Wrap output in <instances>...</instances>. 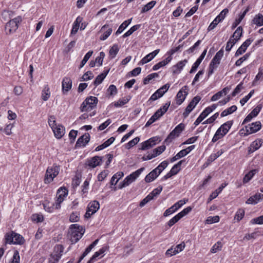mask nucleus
Returning <instances> with one entry per match:
<instances>
[{
    "instance_id": "obj_1",
    "label": "nucleus",
    "mask_w": 263,
    "mask_h": 263,
    "mask_svg": "<svg viewBox=\"0 0 263 263\" xmlns=\"http://www.w3.org/2000/svg\"><path fill=\"white\" fill-rule=\"evenodd\" d=\"M98 101V98L96 97L90 96L86 98L80 106L81 111H88L93 109L97 106Z\"/></svg>"
},
{
    "instance_id": "obj_2",
    "label": "nucleus",
    "mask_w": 263,
    "mask_h": 263,
    "mask_svg": "<svg viewBox=\"0 0 263 263\" xmlns=\"http://www.w3.org/2000/svg\"><path fill=\"white\" fill-rule=\"evenodd\" d=\"M144 170V167H141L126 177L124 180L122 182L120 183L119 185V189H121L128 186L139 176Z\"/></svg>"
},
{
    "instance_id": "obj_3",
    "label": "nucleus",
    "mask_w": 263,
    "mask_h": 263,
    "mask_svg": "<svg viewBox=\"0 0 263 263\" xmlns=\"http://www.w3.org/2000/svg\"><path fill=\"white\" fill-rule=\"evenodd\" d=\"M71 241L72 243H76L82 237L84 231L82 227L77 224H73L70 226Z\"/></svg>"
},
{
    "instance_id": "obj_4",
    "label": "nucleus",
    "mask_w": 263,
    "mask_h": 263,
    "mask_svg": "<svg viewBox=\"0 0 263 263\" xmlns=\"http://www.w3.org/2000/svg\"><path fill=\"white\" fill-rule=\"evenodd\" d=\"M60 170V166L56 164L48 167L46 170L44 178L45 183L48 184L52 181L53 179L59 174Z\"/></svg>"
},
{
    "instance_id": "obj_5",
    "label": "nucleus",
    "mask_w": 263,
    "mask_h": 263,
    "mask_svg": "<svg viewBox=\"0 0 263 263\" xmlns=\"http://www.w3.org/2000/svg\"><path fill=\"white\" fill-rule=\"evenodd\" d=\"M68 192V190L65 187H61L58 189L55 201V208L60 209L61 208V203L64 201V198L67 196Z\"/></svg>"
},
{
    "instance_id": "obj_6",
    "label": "nucleus",
    "mask_w": 263,
    "mask_h": 263,
    "mask_svg": "<svg viewBox=\"0 0 263 263\" xmlns=\"http://www.w3.org/2000/svg\"><path fill=\"white\" fill-rule=\"evenodd\" d=\"M21 17L18 16L8 22L5 26V31L6 33H11L15 32L18 28V24L21 22Z\"/></svg>"
},
{
    "instance_id": "obj_7",
    "label": "nucleus",
    "mask_w": 263,
    "mask_h": 263,
    "mask_svg": "<svg viewBox=\"0 0 263 263\" xmlns=\"http://www.w3.org/2000/svg\"><path fill=\"white\" fill-rule=\"evenodd\" d=\"M185 125L180 123L170 133L165 140V142H171L176 137L179 136L180 134L184 129Z\"/></svg>"
},
{
    "instance_id": "obj_8",
    "label": "nucleus",
    "mask_w": 263,
    "mask_h": 263,
    "mask_svg": "<svg viewBox=\"0 0 263 263\" xmlns=\"http://www.w3.org/2000/svg\"><path fill=\"white\" fill-rule=\"evenodd\" d=\"M100 208L99 202L97 201H93L90 202L88 206L87 211L85 214V217L88 218L95 214Z\"/></svg>"
},
{
    "instance_id": "obj_9",
    "label": "nucleus",
    "mask_w": 263,
    "mask_h": 263,
    "mask_svg": "<svg viewBox=\"0 0 263 263\" xmlns=\"http://www.w3.org/2000/svg\"><path fill=\"white\" fill-rule=\"evenodd\" d=\"M188 201L187 199L180 200L175 203L171 207L167 209L164 213L163 216L167 217L172 213L176 212L178 209L180 208L183 205H184Z\"/></svg>"
},
{
    "instance_id": "obj_10",
    "label": "nucleus",
    "mask_w": 263,
    "mask_h": 263,
    "mask_svg": "<svg viewBox=\"0 0 263 263\" xmlns=\"http://www.w3.org/2000/svg\"><path fill=\"white\" fill-rule=\"evenodd\" d=\"M200 100L201 98L199 96H196L193 98L183 113V115L184 118H186L189 116L190 113L195 107Z\"/></svg>"
},
{
    "instance_id": "obj_11",
    "label": "nucleus",
    "mask_w": 263,
    "mask_h": 263,
    "mask_svg": "<svg viewBox=\"0 0 263 263\" xmlns=\"http://www.w3.org/2000/svg\"><path fill=\"white\" fill-rule=\"evenodd\" d=\"M187 86H184L182 87L180 90L178 92L176 97V101L177 105H181L183 102L184 101L186 96L188 94L187 91Z\"/></svg>"
},
{
    "instance_id": "obj_12",
    "label": "nucleus",
    "mask_w": 263,
    "mask_h": 263,
    "mask_svg": "<svg viewBox=\"0 0 263 263\" xmlns=\"http://www.w3.org/2000/svg\"><path fill=\"white\" fill-rule=\"evenodd\" d=\"M261 127V124L260 121H256L252 123L251 124H249L245 126L246 134V135L255 133L258 131Z\"/></svg>"
},
{
    "instance_id": "obj_13",
    "label": "nucleus",
    "mask_w": 263,
    "mask_h": 263,
    "mask_svg": "<svg viewBox=\"0 0 263 263\" xmlns=\"http://www.w3.org/2000/svg\"><path fill=\"white\" fill-rule=\"evenodd\" d=\"M90 140V135L88 133L85 134L81 136L77 140L76 147H85Z\"/></svg>"
},
{
    "instance_id": "obj_14",
    "label": "nucleus",
    "mask_w": 263,
    "mask_h": 263,
    "mask_svg": "<svg viewBox=\"0 0 263 263\" xmlns=\"http://www.w3.org/2000/svg\"><path fill=\"white\" fill-rule=\"evenodd\" d=\"M158 140V138L156 137L150 138L148 140L141 143L142 147L141 149L142 150H146L152 147L156 144Z\"/></svg>"
},
{
    "instance_id": "obj_15",
    "label": "nucleus",
    "mask_w": 263,
    "mask_h": 263,
    "mask_svg": "<svg viewBox=\"0 0 263 263\" xmlns=\"http://www.w3.org/2000/svg\"><path fill=\"white\" fill-rule=\"evenodd\" d=\"M262 140L258 139L252 142L248 148V154H251L258 149L262 144Z\"/></svg>"
},
{
    "instance_id": "obj_16",
    "label": "nucleus",
    "mask_w": 263,
    "mask_h": 263,
    "mask_svg": "<svg viewBox=\"0 0 263 263\" xmlns=\"http://www.w3.org/2000/svg\"><path fill=\"white\" fill-rule=\"evenodd\" d=\"M102 157L95 156L87 160L86 164L90 167L94 168L100 165L102 163Z\"/></svg>"
},
{
    "instance_id": "obj_17",
    "label": "nucleus",
    "mask_w": 263,
    "mask_h": 263,
    "mask_svg": "<svg viewBox=\"0 0 263 263\" xmlns=\"http://www.w3.org/2000/svg\"><path fill=\"white\" fill-rule=\"evenodd\" d=\"M160 49H156L145 56L139 63V65H144L153 60L159 52Z\"/></svg>"
},
{
    "instance_id": "obj_18",
    "label": "nucleus",
    "mask_w": 263,
    "mask_h": 263,
    "mask_svg": "<svg viewBox=\"0 0 263 263\" xmlns=\"http://www.w3.org/2000/svg\"><path fill=\"white\" fill-rule=\"evenodd\" d=\"M206 51H207V49H205V50H204L202 52V53H201V54L200 55V57L197 59V60L196 61V62L194 63V64L193 65V66L190 71V73H194L197 70L199 65L200 64L202 61L204 59L205 55H206Z\"/></svg>"
},
{
    "instance_id": "obj_19",
    "label": "nucleus",
    "mask_w": 263,
    "mask_h": 263,
    "mask_svg": "<svg viewBox=\"0 0 263 263\" xmlns=\"http://www.w3.org/2000/svg\"><path fill=\"white\" fill-rule=\"evenodd\" d=\"M72 87V81L67 77H65L62 82V91L63 93H67L71 89Z\"/></svg>"
},
{
    "instance_id": "obj_20",
    "label": "nucleus",
    "mask_w": 263,
    "mask_h": 263,
    "mask_svg": "<svg viewBox=\"0 0 263 263\" xmlns=\"http://www.w3.org/2000/svg\"><path fill=\"white\" fill-rule=\"evenodd\" d=\"M252 42V40L250 39H247L237 50L236 52H235V56L238 57L243 53L246 51L248 47L251 44Z\"/></svg>"
},
{
    "instance_id": "obj_21",
    "label": "nucleus",
    "mask_w": 263,
    "mask_h": 263,
    "mask_svg": "<svg viewBox=\"0 0 263 263\" xmlns=\"http://www.w3.org/2000/svg\"><path fill=\"white\" fill-rule=\"evenodd\" d=\"M52 129L58 139H61L65 134V127L61 125H57Z\"/></svg>"
},
{
    "instance_id": "obj_22",
    "label": "nucleus",
    "mask_w": 263,
    "mask_h": 263,
    "mask_svg": "<svg viewBox=\"0 0 263 263\" xmlns=\"http://www.w3.org/2000/svg\"><path fill=\"white\" fill-rule=\"evenodd\" d=\"M263 200V194L256 193L250 197L246 201L247 204H255Z\"/></svg>"
},
{
    "instance_id": "obj_23",
    "label": "nucleus",
    "mask_w": 263,
    "mask_h": 263,
    "mask_svg": "<svg viewBox=\"0 0 263 263\" xmlns=\"http://www.w3.org/2000/svg\"><path fill=\"white\" fill-rule=\"evenodd\" d=\"M187 63V60H184L177 63L176 65L172 67L173 72L174 73H179Z\"/></svg>"
},
{
    "instance_id": "obj_24",
    "label": "nucleus",
    "mask_w": 263,
    "mask_h": 263,
    "mask_svg": "<svg viewBox=\"0 0 263 263\" xmlns=\"http://www.w3.org/2000/svg\"><path fill=\"white\" fill-rule=\"evenodd\" d=\"M105 29H107L106 31H105L104 33L100 36V40L102 41H104L106 39L108 38V37L111 34L112 30L111 28L109 27L108 25H104L102 27L101 30H105Z\"/></svg>"
},
{
    "instance_id": "obj_25",
    "label": "nucleus",
    "mask_w": 263,
    "mask_h": 263,
    "mask_svg": "<svg viewBox=\"0 0 263 263\" xmlns=\"http://www.w3.org/2000/svg\"><path fill=\"white\" fill-rule=\"evenodd\" d=\"M82 17L79 16L77 17L76 21L73 24L72 28L71 30V34H75L78 32L80 27V24L82 22Z\"/></svg>"
},
{
    "instance_id": "obj_26",
    "label": "nucleus",
    "mask_w": 263,
    "mask_h": 263,
    "mask_svg": "<svg viewBox=\"0 0 263 263\" xmlns=\"http://www.w3.org/2000/svg\"><path fill=\"white\" fill-rule=\"evenodd\" d=\"M159 175L156 170L154 169L149 173H148L145 177V181L147 183L151 182L154 180Z\"/></svg>"
},
{
    "instance_id": "obj_27",
    "label": "nucleus",
    "mask_w": 263,
    "mask_h": 263,
    "mask_svg": "<svg viewBox=\"0 0 263 263\" xmlns=\"http://www.w3.org/2000/svg\"><path fill=\"white\" fill-rule=\"evenodd\" d=\"M172 58L171 56L166 58L164 60H163L162 61H160L159 63H158L157 64H155L153 67V70H158L161 67L165 66L169 62H170L172 60Z\"/></svg>"
},
{
    "instance_id": "obj_28",
    "label": "nucleus",
    "mask_w": 263,
    "mask_h": 263,
    "mask_svg": "<svg viewBox=\"0 0 263 263\" xmlns=\"http://www.w3.org/2000/svg\"><path fill=\"white\" fill-rule=\"evenodd\" d=\"M242 34V28L241 26L238 27L233 34L230 37L231 39L234 40L237 43L240 39Z\"/></svg>"
},
{
    "instance_id": "obj_29",
    "label": "nucleus",
    "mask_w": 263,
    "mask_h": 263,
    "mask_svg": "<svg viewBox=\"0 0 263 263\" xmlns=\"http://www.w3.org/2000/svg\"><path fill=\"white\" fill-rule=\"evenodd\" d=\"M233 123V121H228L221 125L219 128L218 129H220L222 131L223 134H227L230 129L231 128V126H232Z\"/></svg>"
},
{
    "instance_id": "obj_30",
    "label": "nucleus",
    "mask_w": 263,
    "mask_h": 263,
    "mask_svg": "<svg viewBox=\"0 0 263 263\" xmlns=\"http://www.w3.org/2000/svg\"><path fill=\"white\" fill-rule=\"evenodd\" d=\"M132 18L128 19L125 21L122 24L119 26V28L115 33L116 35H118L119 34L122 33L123 30L130 24Z\"/></svg>"
},
{
    "instance_id": "obj_31",
    "label": "nucleus",
    "mask_w": 263,
    "mask_h": 263,
    "mask_svg": "<svg viewBox=\"0 0 263 263\" xmlns=\"http://www.w3.org/2000/svg\"><path fill=\"white\" fill-rule=\"evenodd\" d=\"M237 109V107L236 105H232L230 107H229L226 109H224L220 114L221 117H224L229 115L232 114L235 112Z\"/></svg>"
},
{
    "instance_id": "obj_32",
    "label": "nucleus",
    "mask_w": 263,
    "mask_h": 263,
    "mask_svg": "<svg viewBox=\"0 0 263 263\" xmlns=\"http://www.w3.org/2000/svg\"><path fill=\"white\" fill-rule=\"evenodd\" d=\"M124 176L122 172H118L113 175L110 180L111 185H115L118 182L119 180Z\"/></svg>"
},
{
    "instance_id": "obj_33",
    "label": "nucleus",
    "mask_w": 263,
    "mask_h": 263,
    "mask_svg": "<svg viewBox=\"0 0 263 263\" xmlns=\"http://www.w3.org/2000/svg\"><path fill=\"white\" fill-rule=\"evenodd\" d=\"M228 9L226 8L224 9L222 11H221V12L215 17V18L214 20V21H216V22L218 24L220 22H221L222 20H223L227 15V14L228 13Z\"/></svg>"
},
{
    "instance_id": "obj_34",
    "label": "nucleus",
    "mask_w": 263,
    "mask_h": 263,
    "mask_svg": "<svg viewBox=\"0 0 263 263\" xmlns=\"http://www.w3.org/2000/svg\"><path fill=\"white\" fill-rule=\"evenodd\" d=\"M223 49H221L219 50L214 57L213 59L212 60V61H214L215 63L219 64L220 63V61L222 57L223 56Z\"/></svg>"
},
{
    "instance_id": "obj_35",
    "label": "nucleus",
    "mask_w": 263,
    "mask_h": 263,
    "mask_svg": "<svg viewBox=\"0 0 263 263\" xmlns=\"http://www.w3.org/2000/svg\"><path fill=\"white\" fill-rule=\"evenodd\" d=\"M119 51V47L116 44H114L109 50V55L111 59L115 58Z\"/></svg>"
},
{
    "instance_id": "obj_36",
    "label": "nucleus",
    "mask_w": 263,
    "mask_h": 263,
    "mask_svg": "<svg viewBox=\"0 0 263 263\" xmlns=\"http://www.w3.org/2000/svg\"><path fill=\"white\" fill-rule=\"evenodd\" d=\"M184 161V160H181L172 167V168L170 170V172L172 173V174H173V175H175L179 172V171L180 170V166L182 162Z\"/></svg>"
},
{
    "instance_id": "obj_37",
    "label": "nucleus",
    "mask_w": 263,
    "mask_h": 263,
    "mask_svg": "<svg viewBox=\"0 0 263 263\" xmlns=\"http://www.w3.org/2000/svg\"><path fill=\"white\" fill-rule=\"evenodd\" d=\"M253 23L258 26L263 25V15L261 14L256 15L253 20Z\"/></svg>"
},
{
    "instance_id": "obj_38",
    "label": "nucleus",
    "mask_w": 263,
    "mask_h": 263,
    "mask_svg": "<svg viewBox=\"0 0 263 263\" xmlns=\"http://www.w3.org/2000/svg\"><path fill=\"white\" fill-rule=\"evenodd\" d=\"M13 237L14 245H22L25 241L24 238L21 235L15 232H14Z\"/></svg>"
},
{
    "instance_id": "obj_39",
    "label": "nucleus",
    "mask_w": 263,
    "mask_h": 263,
    "mask_svg": "<svg viewBox=\"0 0 263 263\" xmlns=\"http://www.w3.org/2000/svg\"><path fill=\"white\" fill-rule=\"evenodd\" d=\"M226 135V134H223L221 130L218 129L212 138V142H216L218 140L223 138Z\"/></svg>"
},
{
    "instance_id": "obj_40",
    "label": "nucleus",
    "mask_w": 263,
    "mask_h": 263,
    "mask_svg": "<svg viewBox=\"0 0 263 263\" xmlns=\"http://www.w3.org/2000/svg\"><path fill=\"white\" fill-rule=\"evenodd\" d=\"M50 96L49 87L46 85L42 92V98L44 101H47Z\"/></svg>"
},
{
    "instance_id": "obj_41",
    "label": "nucleus",
    "mask_w": 263,
    "mask_h": 263,
    "mask_svg": "<svg viewBox=\"0 0 263 263\" xmlns=\"http://www.w3.org/2000/svg\"><path fill=\"white\" fill-rule=\"evenodd\" d=\"M156 1H152L145 5L141 10V13H145L152 9L156 5Z\"/></svg>"
},
{
    "instance_id": "obj_42",
    "label": "nucleus",
    "mask_w": 263,
    "mask_h": 263,
    "mask_svg": "<svg viewBox=\"0 0 263 263\" xmlns=\"http://www.w3.org/2000/svg\"><path fill=\"white\" fill-rule=\"evenodd\" d=\"M118 92L117 87L115 85H110L107 89V96L110 97L116 95Z\"/></svg>"
},
{
    "instance_id": "obj_43",
    "label": "nucleus",
    "mask_w": 263,
    "mask_h": 263,
    "mask_svg": "<svg viewBox=\"0 0 263 263\" xmlns=\"http://www.w3.org/2000/svg\"><path fill=\"white\" fill-rule=\"evenodd\" d=\"M14 232L12 231L10 233H7L5 236V243L9 244H14Z\"/></svg>"
},
{
    "instance_id": "obj_44",
    "label": "nucleus",
    "mask_w": 263,
    "mask_h": 263,
    "mask_svg": "<svg viewBox=\"0 0 263 263\" xmlns=\"http://www.w3.org/2000/svg\"><path fill=\"white\" fill-rule=\"evenodd\" d=\"M168 164V162L165 160L162 162L156 168H155L158 174H160L161 172L167 166Z\"/></svg>"
},
{
    "instance_id": "obj_45",
    "label": "nucleus",
    "mask_w": 263,
    "mask_h": 263,
    "mask_svg": "<svg viewBox=\"0 0 263 263\" xmlns=\"http://www.w3.org/2000/svg\"><path fill=\"white\" fill-rule=\"evenodd\" d=\"M256 172L257 171L256 170H253L247 174L243 179V183H247L249 182L256 173Z\"/></svg>"
},
{
    "instance_id": "obj_46",
    "label": "nucleus",
    "mask_w": 263,
    "mask_h": 263,
    "mask_svg": "<svg viewBox=\"0 0 263 263\" xmlns=\"http://www.w3.org/2000/svg\"><path fill=\"white\" fill-rule=\"evenodd\" d=\"M43 206L44 209L47 211L48 212L51 213L53 212L55 209H57L55 208V203H50L49 202L45 203L43 204Z\"/></svg>"
},
{
    "instance_id": "obj_47",
    "label": "nucleus",
    "mask_w": 263,
    "mask_h": 263,
    "mask_svg": "<svg viewBox=\"0 0 263 263\" xmlns=\"http://www.w3.org/2000/svg\"><path fill=\"white\" fill-rule=\"evenodd\" d=\"M140 27V25H136L131 27L127 32H126L123 35V37L125 38L130 35L133 32L137 30Z\"/></svg>"
},
{
    "instance_id": "obj_48",
    "label": "nucleus",
    "mask_w": 263,
    "mask_h": 263,
    "mask_svg": "<svg viewBox=\"0 0 263 263\" xmlns=\"http://www.w3.org/2000/svg\"><path fill=\"white\" fill-rule=\"evenodd\" d=\"M165 148L166 147L165 145H161L153 149L152 153L154 156H155V157H156L165 151Z\"/></svg>"
},
{
    "instance_id": "obj_49",
    "label": "nucleus",
    "mask_w": 263,
    "mask_h": 263,
    "mask_svg": "<svg viewBox=\"0 0 263 263\" xmlns=\"http://www.w3.org/2000/svg\"><path fill=\"white\" fill-rule=\"evenodd\" d=\"M64 250V247L61 245H57L54 247L55 254L58 258L61 257Z\"/></svg>"
},
{
    "instance_id": "obj_50",
    "label": "nucleus",
    "mask_w": 263,
    "mask_h": 263,
    "mask_svg": "<svg viewBox=\"0 0 263 263\" xmlns=\"http://www.w3.org/2000/svg\"><path fill=\"white\" fill-rule=\"evenodd\" d=\"M99 241V239L95 240L92 243H91L86 249L85 251L83 252V256H86L91 251V250L97 245Z\"/></svg>"
},
{
    "instance_id": "obj_51",
    "label": "nucleus",
    "mask_w": 263,
    "mask_h": 263,
    "mask_svg": "<svg viewBox=\"0 0 263 263\" xmlns=\"http://www.w3.org/2000/svg\"><path fill=\"white\" fill-rule=\"evenodd\" d=\"M93 53L92 51H88L84 56L83 60L82 61L80 65V68H82L85 64L86 63V62L88 61L89 59L90 58V57L92 55Z\"/></svg>"
},
{
    "instance_id": "obj_52",
    "label": "nucleus",
    "mask_w": 263,
    "mask_h": 263,
    "mask_svg": "<svg viewBox=\"0 0 263 263\" xmlns=\"http://www.w3.org/2000/svg\"><path fill=\"white\" fill-rule=\"evenodd\" d=\"M248 9H247L239 16L238 19L235 20V22H234L232 24V27L233 29L236 28L237 26L241 22L242 20L245 17L246 13L248 12Z\"/></svg>"
},
{
    "instance_id": "obj_53",
    "label": "nucleus",
    "mask_w": 263,
    "mask_h": 263,
    "mask_svg": "<svg viewBox=\"0 0 263 263\" xmlns=\"http://www.w3.org/2000/svg\"><path fill=\"white\" fill-rule=\"evenodd\" d=\"M222 247V243L220 241H218L212 247L211 249V252L215 253L221 250Z\"/></svg>"
},
{
    "instance_id": "obj_54",
    "label": "nucleus",
    "mask_w": 263,
    "mask_h": 263,
    "mask_svg": "<svg viewBox=\"0 0 263 263\" xmlns=\"http://www.w3.org/2000/svg\"><path fill=\"white\" fill-rule=\"evenodd\" d=\"M219 64L215 63L214 61H211L209 67L208 76H210L214 73V71L216 69Z\"/></svg>"
},
{
    "instance_id": "obj_55",
    "label": "nucleus",
    "mask_w": 263,
    "mask_h": 263,
    "mask_svg": "<svg viewBox=\"0 0 263 263\" xmlns=\"http://www.w3.org/2000/svg\"><path fill=\"white\" fill-rule=\"evenodd\" d=\"M245 215V211L243 209H240L236 213L235 215V219L237 221H239L242 219Z\"/></svg>"
},
{
    "instance_id": "obj_56",
    "label": "nucleus",
    "mask_w": 263,
    "mask_h": 263,
    "mask_svg": "<svg viewBox=\"0 0 263 263\" xmlns=\"http://www.w3.org/2000/svg\"><path fill=\"white\" fill-rule=\"evenodd\" d=\"M129 100V99L128 98H123L121 99H119L118 101L115 102L114 105L116 107H121L124 104H126Z\"/></svg>"
},
{
    "instance_id": "obj_57",
    "label": "nucleus",
    "mask_w": 263,
    "mask_h": 263,
    "mask_svg": "<svg viewBox=\"0 0 263 263\" xmlns=\"http://www.w3.org/2000/svg\"><path fill=\"white\" fill-rule=\"evenodd\" d=\"M158 77V74L157 73H153L150 74L143 79V84L144 85H146V84H148L151 80H152V79H153L156 77Z\"/></svg>"
},
{
    "instance_id": "obj_58",
    "label": "nucleus",
    "mask_w": 263,
    "mask_h": 263,
    "mask_svg": "<svg viewBox=\"0 0 263 263\" xmlns=\"http://www.w3.org/2000/svg\"><path fill=\"white\" fill-rule=\"evenodd\" d=\"M254 93V90H252L248 95L243 97L242 99H241L240 101V103L241 104V106H243L247 102V101L250 99V98L253 96V95Z\"/></svg>"
},
{
    "instance_id": "obj_59",
    "label": "nucleus",
    "mask_w": 263,
    "mask_h": 263,
    "mask_svg": "<svg viewBox=\"0 0 263 263\" xmlns=\"http://www.w3.org/2000/svg\"><path fill=\"white\" fill-rule=\"evenodd\" d=\"M250 55V54L249 53H246L243 57H242L241 58H239L238 60H237L236 62H235V65L236 66H240L245 61L247 60L249 58Z\"/></svg>"
},
{
    "instance_id": "obj_60",
    "label": "nucleus",
    "mask_w": 263,
    "mask_h": 263,
    "mask_svg": "<svg viewBox=\"0 0 263 263\" xmlns=\"http://www.w3.org/2000/svg\"><path fill=\"white\" fill-rule=\"evenodd\" d=\"M80 219V214L79 213L75 212H72L69 217V220L71 222H74L79 221Z\"/></svg>"
},
{
    "instance_id": "obj_61",
    "label": "nucleus",
    "mask_w": 263,
    "mask_h": 263,
    "mask_svg": "<svg viewBox=\"0 0 263 263\" xmlns=\"http://www.w3.org/2000/svg\"><path fill=\"white\" fill-rule=\"evenodd\" d=\"M108 249L107 247H103L101 248L98 251L96 252L92 256V259H96L100 255L103 254Z\"/></svg>"
},
{
    "instance_id": "obj_62",
    "label": "nucleus",
    "mask_w": 263,
    "mask_h": 263,
    "mask_svg": "<svg viewBox=\"0 0 263 263\" xmlns=\"http://www.w3.org/2000/svg\"><path fill=\"white\" fill-rule=\"evenodd\" d=\"M262 108L261 104H259L256 106L250 113L253 117H256Z\"/></svg>"
},
{
    "instance_id": "obj_63",
    "label": "nucleus",
    "mask_w": 263,
    "mask_h": 263,
    "mask_svg": "<svg viewBox=\"0 0 263 263\" xmlns=\"http://www.w3.org/2000/svg\"><path fill=\"white\" fill-rule=\"evenodd\" d=\"M250 223L253 224H263V215L251 219V220L250 221Z\"/></svg>"
},
{
    "instance_id": "obj_64",
    "label": "nucleus",
    "mask_w": 263,
    "mask_h": 263,
    "mask_svg": "<svg viewBox=\"0 0 263 263\" xmlns=\"http://www.w3.org/2000/svg\"><path fill=\"white\" fill-rule=\"evenodd\" d=\"M20 257L18 251L15 250L14 252L12 261L10 263H20Z\"/></svg>"
}]
</instances>
